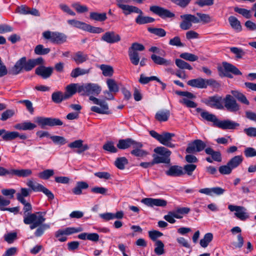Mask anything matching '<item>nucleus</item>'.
Instances as JSON below:
<instances>
[{"mask_svg": "<svg viewBox=\"0 0 256 256\" xmlns=\"http://www.w3.org/2000/svg\"><path fill=\"white\" fill-rule=\"evenodd\" d=\"M230 50L232 52L236 54L237 58H242L246 54V52L242 49L236 47L230 48Z\"/></svg>", "mask_w": 256, "mask_h": 256, "instance_id": "nucleus-59", "label": "nucleus"}, {"mask_svg": "<svg viewBox=\"0 0 256 256\" xmlns=\"http://www.w3.org/2000/svg\"><path fill=\"white\" fill-rule=\"evenodd\" d=\"M150 58L153 62L158 65L168 66L173 64L172 60L164 58L156 54H152Z\"/></svg>", "mask_w": 256, "mask_h": 256, "instance_id": "nucleus-19", "label": "nucleus"}, {"mask_svg": "<svg viewBox=\"0 0 256 256\" xmlns=\"http://www.w3.org/2000/svg\"><path fill=\"white\" fill-rule=\"evenodd\" d=\"M242 209L236 212L234 215L241 220H245L249 218V214L244 207L242 206Z\"/></svg>", "mask_w": 256, "mask_h": 256, "instance_id": "nucleus-40", "label": "nucleus"}, {"mask_svg": "<svg viewBox=\"0 0 256 256\" xmlns=\"http://www.w3.org/2000/svg\"><path fill=\"white\" fill-rule=\"evenodd\" d=\"M196 168V166L194 164H186L184 165V168H182L184 174H186L189 176H192Z\"/></svg>", "mask_w": 256, "mask_h": 256, "instance_id": "nucleus-52", "label": "nucleus"}, {"mask_svg": "<svg viewBox=\"0 0 256 256\" xmlns=\"http://www.w3.org/2000/svg\"><path fill=\"white\" fill-rule=\"evenodd\" d=\"M128 163V160L125 157L118 158L116 159L114 164L120 170H124L125 165Z\"/></svg>", "mask_w": 256, "mask_h": 256, "instance_id": "nucleus-44", "label": "nucleus"}, {"mask_svg": "<svg viewBox=\"0 0 256 256\" xmlns=\"http://www.w3.org/2000/svg\"><path fill=\"white\" fill-rule=\"evenodd\" d=\"M243 161V157L241 155L236 156L232 158L228 162V165L232 169L237 168Z\"/></svg>", "mask_w": 256, "mask_h": 256, "instance_id": "nucleus-32", "label": "nucleus"}, {"mask_svg": "<svg viewBox=\"0 0 256 256\" xmlns=\"http://www.w3.org/2000/svg\"><path fill=\"white\" fill-rule=\"evenodd\" d=\"M102 88L97 84H83L78 88V93L81 95H98L101 92Z\"/></svg>", "mask_w": 256, "mask_h": 256, "instance_id": "nucleus-6", "label": "nucleus"}, {"mask_svg": "<svg viewBox=\"0 0 256 256\" xmlns=\"http://www.w3.org/2000/svg\"><path fill=\"white\" fill-rule=\"evenodd\" d=\"M148 30L156 36L162 38L166 36V30L162 28H148Z\"/></svg>", "mask_w": 256, "mask_h": 256, "instance_id": "nucleus-38", "label": "nucleus"}, {"mask_svg": "<svg viewBox=\"0 0 256 256\" xmlns=\"http://www.w3.org/2000/svg\"><path fill=\"white\" fill-rule=\"evenodd\" d=\"M83 142L82 140H76L69 144L68 146L71 148H78L76 152L80 154L89 148L87 144H83Z\"/></svg>", "mask_w": 256, "mask_h": 256, "instance_id": "nucleus-17", "label": "nucleus"}, {"mask_svg": "<svg viewBox=\"0 0 256 256\" xmlns=\"http://www.w3.org/2000/svg\"><path fill=\"white\" fill-rule=\"evenodd\" d=\"M100 68L102 72V74L105 76H112L114 74L113 68L109 65L102 64Z\"/></svg>", "mask_w": 256, "mask_h": 256, "instance_id": "nucleus-39", "label": "nucleus"}, {"mask_svg": "<svg viewBox=\"0 0 256 256\" xmlns=\"http://www.w3.org/2000/svg\"><path fill=\"white\" fill-rule=\"evenodd\" d=\"M143 145L141 142H136L133 146V150L130 152L131 154L138 157H144L148 155V152L142 149Z\"/></svg>", "mask_w": 256, "mask_h": 256, "instance_id": "nucleus-20", "label": "nucleus"}, {"mask_svg": "<svg viewBox=\"0 0 256 256\" xmlns=\"http://www.w3.org/2000/svg\"><path fill=\"white\" fill-rule=\"evenodd\" d=\"M187 84L192 87L198 88H206L204 79L202 78L189 80L188 81Z\"/></svg>", "mask_w": 256, "mask_h": 256, "instance_id": "nucleus-23", "label": "nucleus"}, {"mask_svg": "<svg viewBox=\"0 0 256 256\" xmlns=\"http://www.w3.org/2000/svg\"><path fill=\"white\" fill-rule=\"evenodd\" d=\"M240 124L230 120H218L216 127L223 130H234Z\"/></svg>", "mask_w": 256, "mask_h": 256, "instance_id": "nucleus-16", "label": "nucleus"}, {"mask_svg": "<svg viewBox=\"0 0 256 256\" xmlns=\"http://www.w3.org/2000/svg\"><path fill=\"white\" fill-rule=\"evenodd\" d=\"M32 170L30 169L16 170L11 168V178L14 176L18 177H28L31 176Z\"/></svg>", "mask_w": 256, "mask_h": 256, "instance_id": "nucleus-22", "label": "nucleus"}, {"mask_svg": "<svg viewBox=\"0 0 256 256\" xmlns=\"http://www.w3.org/2000/svg\"><path fill=\"white\" fill-rule=\"evenodd\" d=\"M230 94H226L223 100L224 106L230 112H236L240 110V106L236 102V98L240 102L246 104H250V102L246 97L241 92L238 90H232Z\"/></svg>", "mask_w": 256, "mask_h": 256, "instance_id": "nucleus-2", "label": "nucleus"}, {"mask_svg": "<svg viewBox=\"0 0 256 256\" xmlns=\"http://www.w3.org/2000/svg\"><path fill=\"white\" fill-rule=\"evenodd\" d=\"M90 18L92 20L98 22H104L107 18L106 13H98L96 12H90Z\"/></svg>", "mask_w": 256, "mask_h": 256, "instance_id": "nucleus-34", "label": "nucleus"}, {"mask_svg": "<svg viewBox=\"0 0 256 256\" xmlns=\"http://www.w3.org/2000/svg\"><path fill=\"white\" fill-rule=\"evenodd\" d=\"M52 99L56 104L60 103L62 101V92L58 91L53 92L52 94Z\"/></svg>", "mask_w": 256, "mask_h": 256, "instance_id": "nucleus-64", "label": "nucleus"}, {"mask_svg": "<svg viewBox=\"0 0 256 256\" xmlns=\"http://www.w3.org/2000/svg\"><path fill=\"white\" fill-rule=\"evenodd\" d=\"M80 86L78 84H72L66 87V91L72 96L76 92H78V88Z\"/></svg>", "mask_w": 256, "mask_h": 256, "instance_id": "nucleus-45", "label": "nucleus"}, {"mask_svg": "<svg viewBox=\"0 0 256 256\" xmlns=\"http://www.w3.org/2000/svg\"><path fill=\"white\" fill-rule=\"evenodd\" d=\"M154 152L165 158H170V156L171 154V152L165 147L159 146L154 149Z\"/></svg>", "mask_w": 256, "mask_h": 256, "instance_id": "nucleus-33", "label": "nucleus"}, {"mask_svg": "<svg viewBox=\"0 0 256 256\" xmlns=\"http://www.w3.org/2000/svg\"><path fill=\"white\" fill-rule=\"evenodd\" d=\"M14 114V110L11 109L6 110L2 114L0 120L2 121H6L8 118L12 117Z\"/></svg>", "mask_w": 256, "mask_h": 256, "instance_id": "nucleus-57", "label": "nucleus"}, {"mask_svg": "<svg viewBox=\"0 0 256 256\" xmlns=\"http://www.w3.org/2000/svg\"><path fill=\"white\" fill-rule=\"evenodd\" d=\"M128 56L131 62L134 66H137L140 62V58L138 52L128 50Z\"/></svg>", "mask_w": 256, "mask_h": 256, "instance_id": "nucleus-41", "label": "nucleus"}, {"mask_svg": "<svg viewBox=\"0 0 256 256\" xmlns=\"http://www.w3.org/2000/svg\"><path fill=\"white\" fill-rule=\"evenodd\" d=\"M136 141L130 138L121 139L118 140L117 147L121 150H125L130 147L133 148Z\"/></svg>", "mask_w": 256, "mask_h": 256, "instance_id": "nucleus-21", "label": "nucleus"}, {"mask_svg": "<svg viewBox=\"0 0 256 256\" xmlns=\"http://www.w3.org/2000/svg\"><path fill=\"white\" fill-rule=\"evenodd\" d=\"M206 144L201 140H195L189 143L186 148L188 154H194L202 151L206 148Z\"/></svg>", "mask_w": 256, "mask_h": 256, "instance_id": "nucleus-11", "label": "nucleus"}, {"mask_svg": "<svg viewBox=\"0 0 256 256\" xmlns=\"http://www.w3.org/2000/svg\"><path fill=\"white\" fill-rule=\"evenodd\" d=\"M154 21V19L150 16H144L142 14L138 15L136 19V22L139 24L151 23Z\"/></svg>", "mask_w": 256, "mask_h": 256, "instance_id": "nucleus-37", "label": "nucleus"}, {"mask_svg": "<svg viewBox=\"0 0 256 256\" xmlns=\"http://www.w3.org/2000/svg\"><path fill=\"white\" fill-rule=\"evenodd\" d=\"M67 22L70 25L72 26L84 30V27L85 26L86 23L84 22L76 20H68Z\"/></svg>", "mask_w": 256, "mask_h": 256, "instance_id": "nucleus-56", "label": "nucleus"}, {"mask_svg": "<svg viewBox=\"0 0 256 256\" xmlns=\"http://www.w3.org/2000/svg\"><path fill=\"white\" fill-rule=\"evenodd\" d=\"M103 148L105 150L110 152L115 153L118 152L117 148L114 146V142H108L103 146Z\"/></svg>", "mask_w": 256, "mask_h": 256, "instance_id": "nucleus-62", "label": "nucleus"}, {"mask_svg": "<svg viewBox=\"0 0 256 256\" xmlns=\"http://www.w3.org/2000/svg\"><path fill=\"white\" fill-rule=\"evenodd\" d=\"M50 51L49 48H44L42 44L36 46L34 48V53L38 55H44L48 54Z\"/></svg>", "mask_w": 256, "mask_h": 256, "instance_id": "nucleus-48", "label": "nucleus"}, {"mask_svg": "<svg viewBox=\"0 0 256 256\" xmlns=\"http://www.w3.org/2000/svg\"><path fill=\"white\" fill-rule=\"evenodd\" d=\"M44 60L41 57L36 59H30L28 61L26 57H22L16 62L12 68V74L16 75L22 70L26 72L30 71L36 66L42 64Z\"/></svg>", "mask_w": 256, "mask_h": 256, "instance_id": "nucleus-3", "label": "nucleus"}, {"mask_svg": "<svg viewBox=\"0 0 256 256\" xmlns=\"http://www.w3.org/2000/svg\"><path fill=\"white\" fill-rule=\"evenodd\" d=\"M36 127V125L29 122L17 124L14 126V128L18 130H32Z\"/></svg>", "mask_w": 256, "mask_h": 256, "instance_id": "nucleus-24", "label": "nucleus"}, {"mask_svg": "<svg viewBox=\"0 0 256 256\" xmlns=\"http://www.w3.org/2000/svg\"><path fill=\"white\" fill-rule=\"evenodd\" d=\"M42 36L44 39L56 44H63L67 40V36L65 34L58 32L47 30L42 33Z\"/></svg>", "mask_w": 256, "mask_h": 256, "instance_id": "nucleus-7", "label": "nucleus"}, {"mask_svg": "<svg viewBox=\"0 0 256 256\" xmlns=\"http://www.w3.org/2000/svg\"><path fill=\"white\" fill-rule=\"evenodd\" d=\"M106 84L110 91L114 92H118L119 88L114 80L108 79L106 81Z\"/></svg>", "mask_w": 256, "mask_h": 256, "instance_id": "nucleus-50", "label": "nucleus"}, {"mask_svg": "<svg viewBox=\"0 0 256 256\" xmlns=\"http://www.w3.org/2000/svg\"><path fill=\"white\" fill-rule=\"evenodd\" d=\"M54 172L53 170L47 169L40 172L38 174V176L43 180H48L50 177L54 175Z\"/></svg>", "mask_w": 256, "mask_h": 256, "instance_id": "nucleus-49", "label": "nucleus"}, {"mask_svg": "<svg viewBox=\"0 0 256 256\" xmlns=\"http://www.w3.org/2000/svg\"><path fill=\"white\" fill-rule=\"evenodd\" d=\"M165 173L168 176L174 177L180 176L184 174L182 167L177 165L170 166Z\"/></svg>", "mask_w": 256, "mask_h": 256, "instance_id": "nucleus-15", "label": "nucleus"}, {"mask_svg": "<svg viewBox=\"0 0 256 256\" xmlns=\"http://www.w3.org/2000/svg\"><path fill=\"white\" fill-rule=\"evenodd\" d=\"M200 116L203 119L208 122H213V124L214 126H217V124L218 123L219 120L216 118V116L214 114H210L206 111H204L201 112Z\"/></svg>", "mask_w": 256, "mask_h": 256, "instance_id": "nucleus-25", "label": "nucleus"}, {"mask_svg": "<svg viewBox=\"0 0 256 256\" xmlns=\"http://www.w3.org/2000/svg\"><path fill=\"white\" fill-rule=\"evenodd\" d=\"M84 30L94 34H100L104 32V30L100 27H94L86 23Z\"/></svg>", "mask_w": 256, "mask_h": 256, "instance_id": "nucleus-47", "label": "nucleus"}, {"mask_svg": "<svg viewBox=\"0 0 256 256\" xmlns=\"http://www.w3.org/2000/svg\"><path fill=\"white\" fill-rule=\"evenodd\" d=\"M90 72V69H83L80 68H76L72 71L70 76L72 78H76L80 76L88 74Z\"/></svg>", "mask_w": 256, "mask_h": 256, "instance_id": "nucleus-35", "label": "nucleus"}, {"mask_svg": "<svg viewBox=\"0 0 256 256\" xmlns=\"http://www.w3.org/2000/svg\"><path fill=\"white\" fill-rule=\"evenodd\" d=\"M145 49L144 46L138 42L132 43L131 46L128 48L129 51L138 52V51H143Z\"/></svg>", "mask_w": 256, "mask_h": 256, "instance_id": "nucleus-58", "label": "nucleus"}, {"mask_svg": "<svg viewBox=\"0 0 256 256\" xmlns=\"http://www.w3.org/2000/svg\"><path fill=\"white\" fill-rule=\"evenodd\" d=\"M72 6L78 13H84L88 12V9L86 6L81 5L78 2L72 4Z\"/></svg>", "mask_w": 256, "mask_h": 256, "instance_id": "nucleus-61", "label": "nucleus"}, {"mask_svg": "<svg viewBox=\"0 0 256 256\" xmlns=\"http://www.w3.org/2000/svg\"><path fill=\"white\" fill-rule=\"evenodd\" d=\"M64 232H61V234H65V235H70L74 233H77L82 231V228L81 227L74 228L69 227L62 230Z\"/></svg>", "mask_w": 256, "mask_h": 256, "instance_id": "nucleus-54", "label": "nucleus"}, {"mask_svg": "<svg viewBox=\"0 0 256 256\" xmlns=\"http://www.w3.org/2000/svg\"><path fill=\"white\" fill-rule=\"evenodd\" d=\"M19 136V132L16 131L10 132L4 130L2 136V140L4 141H10L16 139Z\"/></svg>", "mask_w": 256, "mask_h": 256, "instance_id": "nucleus-31", "label": "nucleus"}, {"mask_svg": "<svg viewBox=\"0 0 256 256\" xmlns=\"http://www.w3.org/2000/svg\"><path fill=\"white\" fill-rule=\"evenodd\" d=\"M182 20L180 23V26L183 30H188L190 29L192 23L198 24L200 22V20L194 15L190 14H186L180 16Z\"/></svg>", "mask_w": 256, "mask_h": 256, "instance_id": "nucleus-9", "label": "nucleus"}, {"mask_svg": "<svg viewBox=\"0 0 256 256\" xmlns=\"http://www.w3.org/2000/svg\"><path fill=\"white\" fill-rule=\"evenodd\" d=\"M26 185L34 192H38L42 186V184L34 182L32 180H28Z\"/></svg>", "mask_w": 256, "mask_h": 256, "instance_id": "nucleus-63", "label": "nucleus"}, {"mask_svg": "<svg viewBox=\"0 0 256 256\" xmlns=\"http://www.w3.org/2000/svg\"><path fill=\"white\" fill-rule=\"evenodd\" d=\"M89 100L93 102V104L98 106H92L90 108L91 111L100 114H110L111 112L109 110L108 103L105 100L98 99L96 97L90 96Z\"/></svg>", "mask_w": 256, "mask_h": 256, "instance_id": "nucleus-5", "label": "nucleus"}, {"mask_svg": "<svg viewBox=\"0 0 256 256\" xmlns=\"http://www.w3.org/2000/svg\"><path fill=\"white\" fill-rule=\"evenodd\" d=\"M222 101V97L218 95L208 96V98H204L202 100V103L211 108L218 110H222L224 108Z\"/></svg>", "mask_w": 256, "mask_h": 256, "instance_id": "nucleus-10", "label": "nucleus"}, {"mask_svg": "<svg viewBox=\"0 0 256 256\" xmlns=\"http://www.w3.org/2000/svg\"><path fill=\"white\" fill-rule=\"evenodd\" d=\"M141 202L150 207L154 206L164 207L167 204V202L166 200L160 198H144L142 200Z\"/></svg>", "mask_w": 256, "mask_h": 256, "instance_id": "nucleus-13", "label": "nucleus"}, {"mask_svg": "<svg viewBox=\"0 0 256 256\" xmlns=\"http://www.w3.org/2000/svg\"><path fill=\"white\" fill-rule=\"evenodd\" d=\"M24 204V222L27 225H30V230L36 228L34 232L36 237L42 236L45 231L50 228L48 224H44L46 220L45 216L46 212H38L32 213V206L30 202L24 200V202H21Z\"/></svg>", "mask_w": 256, "mask_h": 256, "instance_id": "nucleus-1", "label": "nucleus"}, {"mask_svg": "<svg viewBox=\"0 0 256 256\" xmlns=\"http://www.w3.org/2000/svg\"><path fill=\"white\" fill-rule=\"evenodd\" d=\"M36 122L41 128H44L46 126H54L63 124L62 122L59 118L42 116L36 117Z\"/></svg>", "mask_w": 256, "mask_h": 256, "instance_id": "nucleus-8", "label": "nucleus"}, {"mask_svg": "<svg viewBox=\"0 0 256 256\" xmlns=\"http://www.w3.org/2000/svg\"><path fill=\"white\" fill-rule=\"evenodd\" d=\"M30 190L26 188H22L20 192L16 194V198L20 202H24V197L30 196Z\"/></svg>", "mask_w": 256, "mask_h": 256, "instance_id": "nucleus-36", "label": "nucleus"}, {"mask_svg": "<svg viewBox=\"0 0 256 256\" xmlns=\"http://www.w3.org/2000/svg\"><path fill=\"white\" fill-rule=\"evenodd\" d=\"M234 12L242 14L243 16L246 18H250L252 17L250 10L246 9L235 7L234 8Z\"/></svg>", "mask_w": 256, "mask_h": 256, "instance_id": "nucleus-55", "label": "nucleus"}, {"mask_svg": "<svg viewBox=\"0 0 256 256\" xmlns=\"http://www.w3.org/2000/svg\"><path fill=\"white\" fill-rule=\"evenodd\" d=\"M170 116L169 110H160L156 113L155 118L159 122H166L168 120Z\"/></svg>", "mask_w": 256, "mask_h": 256, "instance_id": "nucleus-29", "label": "nucleus"}, {"mask_svg": "<svg viewBox=\"0 0 256 256\" xmlns=\"http://www.w3.org/2000/svg\"><path fill=\"white\" fill-rule=\"evenodd\" d=\"M180 58L190 62H194L198 60L197 56L188 52H184L180 54Z\"/></svg>", "mask_w": 256, "mask_h": 256, "instance_id": "nucleus-51", "label": "nucleus"}, {"mask_svg": "<svg viewBox=\"0 0 256 256\" xmlns=\"http://www.w3.org/2000/svg\"><path fill=\"white\" fill-rule=\"evenodd\" d=\"M222 66L226 72H230L235 75H242V73L234 66L227 62H223Z\"/></svg>", "mask_w": 256, "mask_h": 256, "instance_id": "nucleus-28", "label": "nucleus"}, {"mask_svg": "<svg viewBox=\"0 0 256 256\" xmlns=\"http://www.w3.org/2000/svg\"><path fill=\"white\" fill-rule=\"evenodd\" d=\"M150 10L162 18H172L174 16V14L173 12H171L168 10L165 9L159 6H150Z\"/></svg>", "mask_w": 256, "mask_h": 256, "instance_id": "nucleus-12", "label": "nucleus"}, {"mask_svg": "<svg viewBox=\"0 0 256 256\" xmlns=\"http://www.w3.org/2000/svg\"><path fill=\"white\" fill-rule=\"evenodd\" d=\"M121 40L118 34L114 31L107 32H105L101 38V40L108 44H114L120 42Z\"/></svg>", "mask_w": 256, "mask_h": 256, "instance_id": "nucleus-14", "label": "nucleus"}, {"mask_svg": "<svg viewBox=\"0 0 256 256\" xmlns=\"http://www.w3.org/2000/svg\"><path fill=\"white\" fill-rule=\"evenodd\" d=\"M156 248L154 250V252L158 255H162L164 254V244L160 240H156L155 242Z\"/></svg>", "mask_w": 256, "mask_h": 256, "instance_id": "nucleus-46", "label": "nucleus"}, {"mask_svg": "<svg viewBox=\"0 0 256 256\" xmlns=\"http://www.w3.org/2000/svg\"><path fill=\"white\" fill-rule=\"evenodd\" d=\"M228 22L231 27L236 31L240 32L242 30L240 22L234 16H230L228 18Z\"/></svg>", "mask_w": 256, "mask_h": 256, "instance_id": "nucleus-27", "label": "nucleus"}, {"mask_svg": "<svg viewBox=\"0 0 256 256\" xmlns=\"http://www.w3.org/2000/svg\"><path fill=\"white\" fill-rule=\"evenodd\" d=\"M213 238V235L212 233H207L204 236L203 238L200 240V244L202 248H206L209 243L212 240Z\"/></svg>", "mask_w": 256, "mask_h": 256, "instance_id": "nucleus-43", "label": "nucleus"}, {"mask_svg": "<svg viewBox=\"0 0 256 256\" xmlns=\"http://www.w3.org/2000/svg\"><path fill=\"white\" fill-rule=\"evenodd\" d=\"M196 14L199 18H198L200 20V22L207 24L212 21L211 17L208 14L197 12Z\"/></svg>", "mask_w": 256, "mask_h": 256, "instance_id": "nucleus-60", "label": "nucleus"}, {"mask_svg": "<svg viewBox=\"0 0 256 256\" xmlns=\"http://www.w3.org/2000/svg\"><path fill=\"white\" fill-rule=\"evenodd\" d=\"M154 158L152 160L154 165V164L164 163L169 164L170 162V158H165L163 156H160L156 154H153Z\"/></svg>", "mask_w": 256, "mask_h": 256, "instance_id": "nucleus-53", "label": "nucleus"}, {"mask_svg": "<svg viewBox=\"0 0 256 256\" xmlns=\"http://www.w3.org/2000/svg\"><path fill=\"white\" fill-rule=\"evenodd\" d=\"M53 70L52 67H45L42 66L36 69L35 72L43 78H47L52 75Z\"/></svg>", "mask_w": 256, "mask_h": 256, "instance_id": "nucleus-18", "label": "nucleus"}, {"mask_svg": "<svg viewBox=\"0 0 256 256\" xmlns=\"http://www.w3.org/2000/svg\"><path fill=\"white\" fill-rule=\"evenodd\" d=\"M88 59V55L81 51H78L75 53L72 58V60L78 64L84 62Z\"/></svg>", "mask_w": 256, "mask_h": 256, "instance_id": "nucleus-30", "label": "nucleus"}, {"mask_svg": "<svg viewBox=\"0 0 256 256\" xmlns=\"http://www.w3.org/2000/svg\"><path fill=\"white\" fill-rule=\"evenodd\" d=\"M88 188V184L85 182H78L76 186L72 189V192L76 195H80L82 194V190Z\"/></svg>", "mask_w": 256, "mask_h": 256, "instance_id": "nucleus-26", "label": "nucleus"}, {"mask_svg": "<svg viewBox=\"0 0 256 256\" xmlns=\"http://www.w3.org/2000/svg\"><path fill=\"white\" fill-rule=\"evenodd\" d=\"M150 134L160 144L167 147L174 148L176 146V144L172 142V138L175 136L174 133L163 132L162 134H159L154 130H150Z\"/></svg>", "mask_w": 256, "mask_h": 256, "instance_id": "nucleus-4", "label": "nucleus"}, {"mask_svg": "<svg viewBox=\"0 0 256 256\" xmlns=\"http://www.w3.org/2000/svg\"><path fill=\"white\" fill-rule=\"evenodd\" d=\"M175 64L176 66L180 69H187L189 70H192V66L188 63L181 59H176L175 60Z\"/></svg>", "mask_w": 256, "mask_h": 256, "instance_id": "nucleus-42", "label": "nucleus"}]
</instances>
